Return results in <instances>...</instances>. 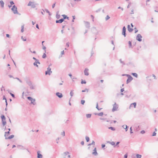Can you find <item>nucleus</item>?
Returning a JSON list of instances; mask_svg holds the SVG:
<instances>
[{
  "label": "nucleus",
  "mask_w": 158,
  "mask_h": 158,
  "mask_svg": "<svg viewBox=\"0 0 158 158\" xmlns=\"http://www.w3.org/2000/svg\"><path fill=\"white\" fill-rule=\"evenodd\" d=\"M91 114H86V117L87 118H90L91 117Z\"/></svg>",
  "instance_id": "cd10ccee"
},
{
  "label": "nucleus",
  "mask_w": 158,
  "mask_h": 158,
  "mask_svg": "<svg viewBox=\"0 0 158 158\" xmlns=\"http://www.w3.org/2000/svg\"><path fill=\"white\" fill-rule=\"evenodd\" d=\"M124 75H125V74H123L122 75V76H124ZM125 75H126L128 77V79L127 81V83L128 84L130 83L132 80L133 79V78L131 76L129 75L125 74Z\"/></svg>",
  "instance_id": "f257e3e1"
},
{
  "label": "nucleus",
  "mask_w": 158,
  "mask_h": 158,
  "mask_svg": "<svg viewBox=\"0 0 158 158\" xmlns=\"http://www.w3.org/2000/svg\"><path fill=\"white\" fill-rule=\"evenodd\" d=\"M81 144L82 145H84V142L83 141H82L81 142Z\"/></svg>",
  "instance_id": "774afa93"
},
{
  "label": "nucleus",
  "mask_w": 158,
  "mask_h": 158,
  "mask_svg": "<svg viewBox=\"0 0 158 158\" xmlns=\"http://www.w3.org/2000/svg\"><path fill=\"white\" fill-rule=\"evenodd\" d=\"M93 152H92V154L95 156H97L98 155V153L97 152L96 150V148H95L93 150Z\"/></svg>",
  "instance_id": "9b49d317"
},
{
  "label": "nucleus",
  "mask_w": 158,
  "mask_h": 158,
  "mask_svg": "<svg viewBox=\"0 0 158 158\" xmlns=\"http://www.w3.org/2000/svg\"><path fill=\"white\" fill-rule=\"evenodd\" d=\"M145 133V131L144 130H142L141 131L140 133L142 134H143Z\"/></svg>",
  "instance_id": "3c124183"
},
{
  "label": "nucleus",
  "mask_w": 158,
  "mask_h": 158,
  "mask_svg": "<svg viewBox=\"0 0 158 158\" xmlns=\"http://www.w3.org/2000/svg\"><path fill=\"white\" fill-rule=\"evenodd\" d=\"M61 135H62L63 136H65V132L64 131H63L61 133Z\"/></svg>",
  "instance_id": "c03bdc74"
},
{
  "label": "nucleus",
  "mask_w": 158,
  "mask_h": 158,
  "mask_svg": "<svg viewBox=\"0 0 158 158\" xmlns=\"http://www.w3.org/2000/svg\"><path fill=\"white\" fill-rule=\"evenodd\" d=\"M101 10V8H99V9H98V10H96V12L97 13H98L99 11H100Z\"/></svg>",
  "instance_id": "de8ad7c7"
},
{
  "label": "nucleus",
  "mask_w": 158,
  "mask_h": 158,
  "mask_svg": "<svg viewBox=\"0 0 158 158\" xmlns=\"http://www.w3.org/2000/svg\"><path fill=\"white\" fill-rule=\"evenodd\" d=\"M52 72L51 71V69L48 67L47 68V71L45 72V74L46 75H50Z\"/></svg>",
  "instance_id": "39448f33"
},
{
  "label": "nucleus",
  "mask_w": 158,
  "mask_h": 158,
  "mask_svg": "<svg viewBox=\"0 0 158 158\" xmlns=\"http://www.w3.org/2000/svg\"><path fill=\"white\" fill-rule=\"evenodd\" d=\"M128 44L129 48L131 47V43L130 41L128 42Z\"/></svg>",
  "instance_id": "a19ab883"
},
{
  "label": "nucleus",
  "mask_w": 158,
  "mask_h": 158,
  "mask_svg": "<svg viewBox=\"0 0 158 158\" xmlns=\"http://www.w3.org/2000/svg\"><path fill=\"white\" fill-rule=\"evenodd\" d=\"M119 61L122 64H123L124 65L125 64V63H124V62L122 60V59H120V60H119Z\"/></svg>",
  "instance_id": "a18cd8bd"
},
{
  "label": "nucleus",
  "mask_w": 158,
  "mask_h": 158,
  "mask_svg": "<svg viewBox=\"0 0 158 158\" xmlns=\"http://www.w3.org/2000/svg\"><path fill=\"white\" fill-rule=\"evenodd\" d=\"M139 130V126H136L135 127L134 130L135 131H138Z\"/></svg>",
  "instance_id": "f3484780"
},
{
  "label": "nucleus",
  "mask_w": 158,
  "mask_h": 158,
  "mask_svg": "<svg viewBox=\"0 0 158 158\" xmlns=\"http://www.w3.org/2000/svg\"><path fill=\"white\" fill-rule=\"evenodd\" d=\"M96 108L98 110V103H97L96 104Z\"/></svg>",
  "instance_id": "338daca9"
},
{
  "label": "nucleus",
  "mask_w": 158,
  "mask_h": 158,
  "mask_svg": "<svg viewBox=\"0 0 158 158\" xmlns=\"http://www.w3.org/2000/svg\"><path fill=\"white\" fill-rule=\"evenodd\" d=\"M56 18L57 19H59L60 18V15L58 14V12H57V14H56Z\"/></svg>",
  "instance_id": "7c9ffc66"
},
{
  "label": "nucleus",
  "mask_w": 158,
  "mask_h": 158,
  "mask_svg": "<svg viewBox=\"0 0 158 158\" xmlns=\"http://www.w3.org/2000/svg\"><path fill=\"white\" fill-rule=\"evenodd\" d=\"M11 10L14 14H18V12L17 11V7L15 6V5H14L13 6L12 8L11 9Z\"/></svg>",
  "instance_id": "f03ea898"
},
{
  "label": "nucleus",
  "mask_w": 158,
  "mask_h": 158,
  "mask_svg": "<svg viewBox=\"0 0 158 158\" xmlns=\"http://www.w3.org/2000/svg\"><path fill=\"white\" fill-rule=\"evenodd\" d=\"M132 75H133V76L135 77H138V75L137 73H132Z\"/></svg>",
  "instance_id": "72a5a7b5"
},
{
  "label": "nucleus",
  "mask_w": 158,
  "mask_h": 158,
  "mask_svg": "<svg viewBox=\"0 0 158 158\" xmlns=\"http://www.w3.org/2000/svg\"><path fill=\"white\" fill-rule=\"evenodd\" d=\"M127 28L128 31L130 32H131L133 30V29L130 28V25H128Z\"/></svg>",
  "instance_id": "412c9836"
},
{
  "label": "nucleus",
  "mask_w": 158,
  "mask_h": 158,
  "mask_svg": "<svg viewBox=\"0 0 158 158\" xmlns=\"http://www.w3.org/2000/svg\"><path fill=\"white\" fill-rule=\"evenodd\" d=\"M64 21V19H61L59 20H57L56 21V23H61L62 22H63Z\"/></svg>",
  "instance_id": "ddd939ff"
},
{
  "label": "nucleus",
  "mask_w": 158,
  "mask_h": 158,
  "mask_svg": "<svg viewBox=\"0 0 158 158\" xmlns=\"http://www.w3.org/2000/svg\"><path fill=\"white\" fill-rule=\"evenodd\" d=\"M110 18V16L108 15H107L105 19L106 21L108 20Z\"/></svg>",
  "instance_id": "58836bf2"
},
{
  "label": "nucleus",
  "mask_w": 158,
  "mask_h": 158,
  "mask_svg": "<svg viewBox=\"0 0 158 158\" xmlns=\"http://www.w3.org/2000/svg\"><path fill=\"white\" fill-rule=\"evenodd\" d=\"M56 95L59 98H61L63 97L62 94L61 93L59 92H57L56 94Z\"/></svg>",
  "instance_id": "f8f14e48"
},
{
  "label": "nucleus",
  "mask_w": 158,
  "mask_h": 158,
  "mask_svg": "<svg viewBox=\"0 0 158 158\" xmlns=\"http://www.w3.org/2000/svg\"><path fill=\"white\" fill-rule=\"evenodd\" d=\"M21 39L23 41H26V38L25 37H23V36L21 37Z\"/></svg>",
  "instance_id": "ea45409f"
},
{
  "label": "nucleus",
  "mask_w": 158,
  "mask_h": 158,
  "mask_svg": "<svg viewBox=\"0 0 158 158\" xmlns=\"http://www.w3.org/2000/svg\"><path fill=\"white\" fill-rule=\"evenodd\" d=\"M25 81L27 85L31 82L30 79L29 78H27L26 79Z\"/></svg>",
  "instance_id": "dca6fc26"
},
{
  "label": "nucleus",
  "mask_w": 158,
  "mask_h": 158,
  "mask_svg": "<svg viewBox=\"0 0 158 158\" xmlns=\"http://www.w3.org/2000/svg\"><path fill=\"white\" fill-rule=\"evenodd\" d=\"M37 63L40 64V63L39 62L38 60L35 61V62L33 63V64L34 66H36V67H38V65L37 64Z\"/></svg>",
  "instance_id": "aec40b11"
},
{
  "label": "nucleus",
  "mask_w": 158,
  "mask_h": 158,
  "mask_svg": "<svg viewBox=\"0 0 158 158\" xmlns=\"http://www.w3.org/2000/svg\"><path fill=\"white\" fill-rule=\"evenodd\" d=\"M2 124L3 126H4L6 124V119H2Z\"/></svg>",
  "instance_id": "4be33fe9"
},
{
  "label": "nucleus",
  "mask_w": 158,
  "mask_h": 158,
  "mask_svg": "<svg viewBox=\"0 0 158 158\" xmlns=\"http://www.w3.org/2000/svg\"><path fill=\"white\" fill-rule=\"evenodd\" d=\"M46 48L45 46H43V49L44 50V51H45V53L46 52Z\"/></svg>",
  "instance_id": "5fc2aeb1"
},
{
  "label": "nucleus",
  "mask_w": 158,
  "mask_h": 158,
  "mask_svg": "<svg viewBox=\"0 0 158 158\" xmlns=\"http://www.w3.org/2000/svg\"><path fill=\"white\" fill-rule=\"evenodd\" d=\"M81 104L82 105L84 104V103H85V101L83 100H82L81 101Z\"/></svg>",
  "instance_id": "09e8293b"
},
{
  "label": "nucleus",
  "mask_w": 158,
  "mask_h": 158,
  "mask_svg": "<svg viewBox=\"0 0 158 158\" xmlns=\"http://www.w3.org/2000/svg\"><path fill=\"white\" fill-rule=\"evenodd\" d=\"M1 118H2V119H6V118L4 115H1Z\"/></svg>",
  "instance_id": "e433bc0d"
},
{
  "label": "nucleus",
  "mask_w": 158,
  "mask_h": 158,
  "mask_svg": "<svg viewBox=\"0 0 158 158\" xmlns=\"http://www.w3.org/2000/svg\"><path fill=\"white\" fill-rule=\"evenodd\" d=\"M95 145V142H94V140L92 141V143L89 144L88 145V146H90V145Z\"/></svg>",
  "instance_id": "c9c22d12"
},
{
  "label": "nucleus",
  "mask_w": 158,
  "mask_h": 158,
  "mask_svg": "<svg viewBox=\"0 0 158 158\" xmlns=\"http://www.w3.org/2000/svg\"><path fill=\"white\" fill-rule=\"evenodd\" d=\"M135 33H136L138 31L137 29L135 27Z\"/></svg>",
  "instance_id": "69168bd1"
},
{
  "label": "nucleus",
  "mask_w": 158,
  "mask_h": 158,
  "mask_svg": "<svg viewBox=\"0 0 158 158\" xmlns=\"http://www.w3.org/2000/svg\"><path fill=\"white\" fill-rule=\"evenodd\" d=\"M73 90H72L71 91V92L70 93V94L71 97H72L73 96Z\"/></svg>",
  "instance_id": "c756f323"
},
{
  "label": "nucleus",
  "mask_w": 158,
  "mask_h": 158,
  "mask_svg": "<svg viewBox=\"0 0 158 158\" xmlns=\"http://www.w3.org/2000/svg\"><path fill=\"white\" fill-rule=\"evenodd\" d=\"M110 144L112 145H114L115 144V142L113 141L110 142Z\"/></svg>",
  "instance_id": "37998d69"
},
{
  "label": "nucleus",
  "mask_w": 158,
  "mask_h": 158,
  "mask_svg": "<svg viewBox=\"0 0 158 158\" xmlns=\"http://www.w3.org/2000/svg\"><path fill=\"white\" fill-rule=\"evenodd\" d=\"M10 134V131H8L7 132H5L4 136L5 137V138L6 137V134H7L8 135H9V134Z\"/></svg>",
  "instance_id": "f704fd0d"
},
{
  "label": "nucleus",
  "mask_w": 158,
  "mask_h": 158,
  "mask_svg": "<svg viewBox=\"0 0 158 158\" xmlns=\"http://www.w3.org/2000/svg\"><path fill=\"white\" fill-rule=\"evenodd\" d=\"M131 3L129 2V4L127 6V8H129L130 7V5H131Z\"/></svg>",
  "instance_id": "680f3d73"
},
{
  "label": "nucleus",
  "mask_w": 158,
  "mask_h": 158,
  "mask_svg": "<svg viewBox=\"0 0 158 158\" xmlns=\"http://www.w3.org/2000/svg\"><path fill=\"white\" fill-rule=\"evenodd\" d=\"M130 133L131 134L133 132L132 131V127H131L130 128Z\"/></svg>",
  "instance_id": "4d7b16f0"
},
{
  "label": "nucleus",
  "mask_w": 158,
  "mask_h": 158,
  "mask_svg": "<svg viewBox=\"0 0 158 158\" xmlns=\"http://www.w3.org/2000/svg\"><path fill=\"white\" fill-rule=\"evenodd\" d=\"M126 28L125 26L123 27V32H122V34L124 36V37L126 36Z\"/></svg>",
  "instance_id": "1a4fd4ad"
},
{
  "label": "nucleus",
  "mask_w": 158,
  "mask_h": 158,
  "mask_svg": "<svg viewBox=\"0 0 158 158\" xmlns=\"http://www.w3.org/2000/svg\"><path fill=\"white\" fill-rule=\"evenodd\" d=\"M28 6H31V7L33 8H35V4L34 3V2L30 1L27 5Z\"/></svg>",
  "instance_id": "0eeeda50"
},
{
  "label": "nucleus",
  "mask_w": 158,
  "mask_h": 158,
  "mask_svg": "<svg viewBox=\"0 0 158 158\" xmlns=\"http://www.w3.org/2000/svg\"><path fill=\"white\" fill-rule=\"evenodd\" d=\"M81 84H86V82L85 81H82L81 82Z\"/></svg>",
  "instance_id": "603ef678"
},
{
  "label": "nucleus",
  "mask_w": 158,
  "mask_h": 158,
  "mask_svg": "<svg viewBox=\"0 0 158 158\" xmlns=\"http://www.w3.org/2000/svg\"><path fill=\"white\" fill-rule=\"evenodd\" d=\"M142 156L139 154H137L136 155V158H141Z\"/></svg>",
  "instance_id": "2f4dec72"
},
{
  "label": "nucleus",
  "mask_w": 158,
  "mask_h": 158,
  "mask_svg": "<svg viewBox=\"0 0 158 158\" xmlns=\"http://www.w3.org/2000/svg\"><path fill=\"white\" fill-rule=\"evenodd\" d=\"M89 69H88L86 68L84 71V74L86 76H88L89 75V73H88Z\"/></svg>",
  "instance_id": "9d476101"
},
{
  "label": "nucleus",
  "mask_w": 158,
  "mask_h": 158,
  "mask_svg": "<svg viewBox=\"0 0 158 158\" xmlns=\"http://www.w3.org/2000/svg\"><path fill=\"white\" fill-rule=\"evenodd\" d=\"M88 91H89V89H85L83 90H82V92H86L87 93H88Z\"/></svg>",
  "instance_id": "c85d7f7f"
},
{
  "label": "nucleus",
  "mask_w": 158,
  "mask_h": 158,
  "mask_svg": "<svg viewBox=\"0 0 158 158\" xmlns=\"http://www.w3.org/2000/svg\"><path fill=\"white\" fill-rule=\"evenodd\" d=\"M127 154H126L124 156V158H127Z\"/></svg>",
  "instance_id": "052dcab7"
},
{
  "label": "nucleus",
  "mask_w": 158,
  "mask_h": 158,
  "mask_svg": "<svg viewBox=\"0 0 158 158\" xmlns=\"http://www.w3.org/2000/svg\"><path fill=\"white\" fill-rule=\"evenodd\" d=\"M142 36L140 34L137 35L136 37V40L140 42L142 41Z\"/></svg>",
  "instance_id": "423d86ee"
},
{
  "label": "nucleus",
  "mask_w": 158,
  "mask_h": 158,
  "mask_svg": "<svg viewBox=\"0 0 158 158\" xmlns=\"http://www.w3.org/2000/svg\"><path fill=\"white\" fill-rule=\"evenodd\" d=\"M30 88L31 89H34V87L33 85L30 87Z\"/></svg>",
  "instance_id": "0e129e2a"
},
{
  "label": "nucleus",
  "mask_w": 158,
  "mask_h": 158,
  "mask_svg": "<svg viewBox=\"0 0 158 158\" xmlns=\"http://www.w3.org/2000/svg\"><path fill=\"white\" fill-rule=\"evenodd\" d=\"M10 94L13 97V98H15V95L13 94H12L11 93H10Z\"/></svg>",
  "instance_id": "864d4df0"
},
{
  "label": "nucleus",
  "mask_w": 158,
  "mask_h": 158,
  "mask_svg": "<svg viewBox=\"0 0 158 158\" xmlns=\"http://www.w3.org/2000/svg\"><path fill=\"white\" fill-rule=\"evenodd\" d=\"M62 16L64 18V19H69V17H67L66 15H62Z\"/></svg>",
  "instance_id": "bb28decb"
},
{
  "label": "nucleus",
  "mask_w": 158,
  "mask_h": 158,
  "mask_svg": "<svg viewBox=\"0 0 158 158\" xmlns=\"http://www.w3.org/2000/svg\"><path fill=\"white\" fill-rule=\"evenodd\" d=\"M0 4L1 7L2 8L3 7L4 3L2 0L0 1Z\"/></svg>",
  "instance_id": "6ab92c4d"
},
{
  "label": "nucleus",
  "mask_w": 158,
  "mask_h": 158,
  "mask_svg": "<svg viewBox=\"0 0 158 158\" xmlns=\"http://www.w3.org/2000/svg\"><path fill=\"white\" fill-rule=\"evenodd\" d=\"M17 147L18 148L20 147L21 148H20L21 149H23V147L21 145H18Z\"/></svg>",
  "instance_id": "49530a36"
},
{
  "label": "nucleus",
  "mask_w": 158,
  "mask_h": 158,
  "mask_svg": "<svg viewBox=\"0 0 158 158\" xmlns=\"http://www.w3.org/2000/svg\"><path fill=\"white\" fill-rule=\"evenodd\" d=\"M85 139L86 140V141L87 142H88L89 140V138L88 136H86L85 137Z\"/></svg>",
  "instance_id": "4c0bfd02"
},
{
  "label": "nucleus",
  "mask_w": 158,
  "mask_h": 158,
  "mask_svg": "<svg viewBox=\"0 0 158 158\" xmlns=\"http://www.w3.org/2000/svg\"><path fill=\"white\" fill-rule=\"evenodd\" d=\"M46 53H45V52L43 54V55L42 56V58H45L46 57Z\"/></svg>",
  "instance_id": "79ce46f5"
},
{
  "label": "nucleus",
  "mask_w": 158,
  "mask_h": 158,
  "mask_svg": "<svg viewBox=\"0 0 158 158\" xmlns=\"http://www.w3.org/2000/svg\"><path fill=\"white\" fill-rule=\"evenodd\" d=\"M122 127H123V128L126 129V131H127V128L128 127L126 125H124Z\"/></svg>",
  "instance_id": "5701e85b"
},
{
  "label": "nucleus",
  "mask_w": 158,
  "mask_h": 158,
  "mask_svg": "<svg viewBox=\"0 0 158 158\" xmlns=\"http://www.w3.org/2000/svg\"><path fill=\"white\" fill-rule=\"evenodd\" d=\"M95 115H98L99 116H102L103 114V113L102 112H100L98 113H95Z\"/></svg>",
  "instance_id": "a211bd4d"
},
{
  "label": "nucleus",
  "mask_w": 158,
  "mask_h": 158,
  "mask_svg": "<svg viewBox=\"0 0 158 158\" xmlns=\"http://www.w3.org/2000/svg\"><path fill=\"white\" fill-rule=\"evenodd\" d=\"M37 157L38 158H42L43 157L42 155L40 154V151L37 152Z\"/></svg>",
  "instance_id": "4468645a"
},
{
  "label": "nucleus",
  "mask_w": 158,
  "mask_h": 158,
  "mask_svg": "<svg viewBox=\"0 0 158 158\" xmlns=\"http://www.w3.org/2000/svg\"><path fill=\"white\" fill-rule=\"evenodd\" d=\"M10 4L12 6L13 4H14V3L13 1H10Z\"/></svg>",
  "instance_id": "8fccbe9b"
},
{
  "label": "nucleus",
  "mask_w": 158,
  "mask_h": 158,
  "mask_svg": "<svg viewBox=\"0 0 158 158\" xmlns=\"http://www.w3.org/2000/svg\"><path fill=\"white\" fill-rule=\"evenodd\" d=\"M27 99L31 101V103L34 105L35 104V99H33L31 97H28L27 98Z\"/></svg>",
  "instance_id": "7ed1b4c3"
},
{
  "label": "nucleus",
  "mask_w": 158,
  "mask_h": 158,
  "mask_svg": "<svg viewBox=\"0 0 158 158\" xmlns=\"http://www.w3.org/2000/svg\"><path fill=\"white\" fill-rule=\"evenodd\" d=\"M136 102H134L133 103H131L130 106V107H132L133 105L134 106V108L136 107Z\"/></svg>",
  "instance_id": "b1692460"
},
{
  "label": "nucleus",
  "mask_w": 158,
  "mask_h": 158,
  "mask_svg": "<svg viewBox=\"0 0 158 158\" xmlns=\"http://www.w3.org/2000/svg\"><path fill=\"white\" fill-rule=\"evenodd\" d=\"M28 85L30 86V87H31V86L33 85L32 82L29 84H28Z\"/></svg>",
  "instance_id": "6e6d98bb"
},
{
  "label": "nucleus",
  "mask_w": 158,
  "mask_h": 158,
  "mask_svg": "<svg viewBox=\"0 0 158 158\" xmlns=\"http://www.w3.org/2000/svg\"><path fill=\"white\" fill-rule=\"evenodd\" d=\"M156 133L155 132H154L153 133L152 136H155L156 135Z\"/></svg>",
  "instance_id": "13d9d810"
},
{
  "label": "nucleus",
  "mask_w": 158,
  "mask_h": 158,
  "mask_svg": "<svg viewBox=\"0 0 158 158\" xmlns=\"http://www.w3.org/2000/svg\"><path fill=\"white\" fill-rule=\"evenodd\" d=\"M69 154V152H64L63 154V155L64 156L63 158H65L66 157L67 155Z\"/></svg>",
  "instance_id": "2eb2a0df"
},
{
  "label": "nucleus",
  "mask_w": 158,
  "mask_h": 158,
  "mask_svg": "<svg viewBox=\"0 0 158 158\" xmlns=\"http://www.w3.org/2000/svg\"><path fill=\"white\" fill-rule=\"evenodd\" d=\"M14 137V135H12L10 136H9V137H6L5 138V139H12V138H13Z\"/></svg>",
  "instance_id": "a878e982"
},
{
  "label": "nucleus",
  "mask_w": 158,
  "mask_h": 158,
  "mask_svg": "<svg viewBox=\"0 0 158 158\" xmlns=\"http://www.w3.org/2000/svg\"><path fill=\"white\" fill-rule=\"evenodd\" d=\"M100 119L101 120H105L106 119V118H100Z\"/></svg>",
  "instance_id": "e2e57ef3"
},
{
  "label": "nucleus",
  "mask_w": 158,
  "mask_h": 158,
  "mask_svg": "<svg viewBox=\"0 0 158 158\" xmlns=\"http://www.w3.org/2000/svg\"><path fill=\"white\" fill-rule=\"evenodd\" d=\"M109 129H111L112 131H115V129L113 127H110L108 128Z\"/></svg>",
  "instance_id": "473e14b6"
},
{
  "label": "nucleus",
  "mask_w": 158,
  "mask_h": 158,
  "mask_svg": "<svg viewBox=\"0 0 158 158\" xmlns=\"http://www.w3.org/2000/svg\"><path fill=\"white\" fill-rule=\"evenodd\" d=\"M42 10L44 11H45L47 13H48V14L49 15H51V13L48 10V9H46L44 10Z\"/></svg>",
  "instance_id": "393cba45"
},
{
  "label": "nucleus",
  "mask_w": 158,
  "mask_h": 158,
  "mask_svg": "<svg viewBox=\"0 0 158 158\" xmlns=\"http://www.w3.org/2000/svg\"><path fill=\"white\" fill-rule=\"evenodd\" d=\"M118 108V105L116 103H115L113 105V108L112 109V111L113 112H114V111L117 110Z\"/></svg>",
  "instance_id": "20e7f679"
},
{
  "label": "nucleus",
  "mask_w": 158,
  "mask_h": 158,
  "mask_svg": "<svg viewBox=\"0 0 158 158\" xmlns=\"http://www.w3.org/2000/svg\"><path fill=\"white\" fill-rule=\"evenodd\" d=\"M55 4H56V2H55L52 5V8H54L55 6Z\"/></svg>",
  "instance_id": "bf43d9fd"
},
{
  "label": "nucleus",
  "mask_w": 158,
  "mask_h": 158,
  "mask_svg": "<svg viewBox=\"0 0 158 158\" xmlns=\"http://www.w3.org/2000/svg\"><path fill=\"white\" fill-rule=\"evenodd\" d=\"M84 23L85 24V27L86 28H89L90 27V23L88 22L84 21Z\"/></svg>",
  "instance_id": "6e6552de"
}]
</instances>
